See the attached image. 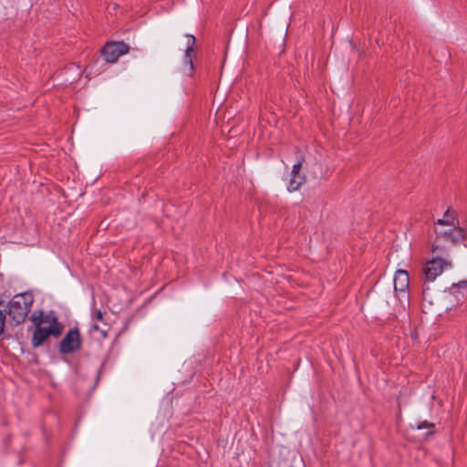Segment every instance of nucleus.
<instances>
[{
    "instance_id": "obj_1",
    "label": "nucleus",
    "mask_w": 467,
    "mask_h": 467,
    "mask_svg": "<svg viewBox=\"0 0 467 467\" xmlns=\"http://www.w3.org/2000/svg\"><path fill=\"white\" fill-rule=\"evenodd\" d=\"M33 303L34 296L31 292L19 293L14 296L7 305V317L2 314V333L6 320L13 326L22 324L26 320Z\"/></svg>"
},
{
    "instance_id": "obj_2",
    "label": "nucleus",
    "mask_w": 467,
    "mask_h": 467,
    "mask_svg": "<svg viewBox=\"0 0 467 467\" xmlns=\"http://www.w3.org/2000/svg\"><path fill=\"white\" fill-rule=\"evenodd\" d=\"M467 233L465 229L460 226H451L448 231H436V236L431 245V252L448 254L447 244L459 245L466 239Z\"/></svg>"
},
{
    "instance_id": "obj_3",
    "label": "nucleus",
    "mask_w": 467,
    "mask_h": 467,
    "mask_svg": "<svg viewBox=\"0 0 467 467\" xmlns=\"http://www.w3.org/2000/svg\"><path fill=\"white\" fill-rule=\"evenodd\" d=\"M433 257L428 261L422 269L424 275L423 290L429 289L426 283L433 282L443 271L452 267V262L449 254L441 252L432 253Z\"/></svg>"
},
{
    "instance_id": "obj_4",
    "label": "nucleus",
    "mask_w": 467,
    "mask_h": 467,
    "mask_svg": "<svg viewBox=\"0 0 467 467\" xmlns=\"http://www.w3.org/2000/svg\"><path fill=\"white\" fill-rule=\"evenodd\" d=\"M39 317H41V314H39L37 317L36 315H31L30 317V320L36 327L31 339V344L34 348H38L41 346L48 338L49 336L57 337L61 335L58 329H54L55 327H47L46 326H41V321H37Z\"/></svg>"
},
{
    "instance_id": "obj_5",
    "label": "nucleus",
    "mask_w": 467,
    "mask_h": 467,
    "mask_svg": "<svg viewBox=\"0 0 467 467\" xmlns=\"http://www.w3.org/2000/svg\"><path fill=\"white\" fill-rule=\"evenodd\" d=\"M81 347V335L79 329L75 327L70 328L60 341L59 352L63 355H67L79 350Z\"/></svg>"
},
{
    "instance_id": "obj_6",
    "label": "nucleus",
    "mask_w": 467,
    "mask_h": 467,
    "mask_svg": "<svg viewBox=\"0 0 467 467\" xmlns=\"http://www.w3.org/2000/svg\"><path fill=\"white\" fill-rule=\"evenodd\" d=\"M130 47L124 42H107L100 54L107 63H116L119 57L129 53Z\"/></svg>"
},
{
    "instance_id": "obj_7",
    "label": "nucleus",
    "mask_w": 467,
    "mask_h": 467,
    "mask_svg": "<svg viewBox=\"0 0 467 467\" xmlns=\"http://www.w3.org/2000/svg\"><path fill=\"white\" fill-rule=\"evenodd\" d=\"M39 314H41V317H38L37 321H41V326H45L47 324V327H55L54 329H58L60 334H62L63 326L58 322L55 312L50 311L47 314H44L42 310H36L34 311L32 315H36L37 317Z\"/></svg>"
},
{
    "instance_id": "obj_8",
    "label": "nucleus",
    "mask_w": 467,
    "mask_h": 467,
    "mask_svg": "<svg viewBox=\"0 0 467 467\" xmlns=\"http://www.w3.org/2000/svg\"><path fill=\"white\" fill-rule=\"evenodd\" d=\"M186 49L184 54V63L188 65V74L192 75L194 69L193 62H192V56L194 51V46L196 42V38L193 35L186 34Z\"/></svg>"
},
{
    "instance_id": "obj_9",
    "label": "nucleus",
    "mask_w": 467,
    "mask_h": 467,
    "mask_svg": "<svg viewBox=\"0 0 467 467\" xmlns=\"http://www.w3.org/2000/svg\"><path fill=\"white\" fill-rule=\"evenodd\" d=\"M395 291L406 292L410 285L409 274L405 270L399 269L396 271L394 279Z\"/></svg>"
},
{
    "instance_id": "obj_10",
    "label": "nucleus",
    "mask_w": 467,
    "mask_h": 467,
    "mask_svg": "<svg viewBox=\"0 0 467 467\" xmlns=\"http://www.w3.org/2000/svg\"><path fill=\"white\" fill-rule=\"evenodd\" d=\"M456 223H458L457 213L449 207L444 213L443 217L434 222V224L453 227L457 226Z\"/></svg>"
},
{
    "instance_id": "obj_11",
    "label": "nucleus",
    "mask_w": 467,
    "mask_h": 467,
    "mask_svg": "<svg viewBox=\"0 0 467 467\" xmlns=\"http://www.w3.org/2000/svg\"><path fill=\"white\" fill-rule=\"evenodd\" d=\"M306 177L302 172L292 173L291 178L287 184V191L289 192H296L306 182Z\"/></svg>"
},
{
    "instance_id": "obj_12",
    "label": "nucleus",
    "mask_w": 467,
    "mask_h": 467,
    "mask_svg": "<svg viewBox=\"0 0 467 467\" xmlns=\"http://www.w3.org/2000/svg\"><path fill=\"white\" fill-rule=\"evenodd\" d=\"M429 429L430 431H428V434H432L433 433V429H434V424L433 423H430L428 421H423L422 423L419 424L417 429L419 430H421V429Z\"/></svg>"
},
{
    "instance_id": "obj_13",
    "label": "nucleus",
    "mask_w": 467,
    "mask_h": 467,
    "mask_svg": "<svg viewBox=\"0 0 467 467\" xmlns=\"http://www.w3.org/2000/svg\"><path fill=\"white\" fill-rule=\"evenodd\" d=\"M103 312L100 309H93L92 310V319L96 321H102L103 319Z\"/></svg>"
},
{
    "instance_id": "obj_14",
    "label": "nucleus",
    "mask_w": 467,
    "mask_h": 467,
    "mask_svg": "<svg viewBox=\"0 0 467 467\" xmlns=\"http://www.w3.org/2000/svg\"><path fill=\"white\" fill-rule=\"evenodd\" d=\"M302 165H303V159L301 158L300 160L297 161V162L296 164H294L291 172L292 173L301 172Z\"/></svg>"
},
{
    "instance_id": "obj_15",
    "label": "nucleus",
    "mask_w": 467,
    "mask_h": 467,
    "mask_svg": "<svg viewBox=\"0 0 467 467\" xmlns=\"http://www.w3.org/2000/svg\"><path fill=\"white\" fill-rule=\"evenodd\" d=\"M448 228H449V226H447V225H437V224H434V232L435 233H436L437 230L448 231Z\"/></svg>"
},
{
    "instance_id": "obj_16",
    "label": "nucleus",
    "mask_w": 467,
    "mask_h": 467,
    "mask_svg": "<svg viewBox=\"0 0 467 467\" xmlns=\"http://www.w3.org/2000/svg\"><path fill=\"white\" fill-rule=\"evenodd\" d=\"M453 286L461 287V288H467V280H463L459 282L458 284H454Z\"/></svg>"
},
{
    "instance_id": "obj_17",
    "label": "nucleus",
    "mask_w": 467,
    "mask_h": 467,
    "mask_svg": "<svg viewBox=\"0 0 467 467\" xmlns=\"http://www.w3.org/2000/svg\"><path fill=\"white\" fill-rule=\"evenodd\" d=\"M92 329L98 330L99 329V326L97 324L92 325Z\"/></svg>"
}]
</instances>
